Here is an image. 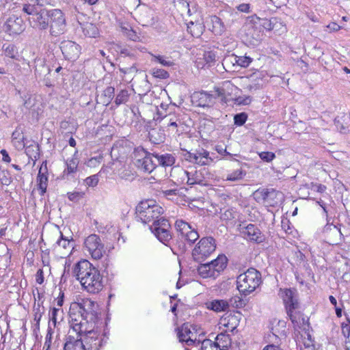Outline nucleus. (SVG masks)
<instances>
[{
  "label": "nucleus",
  "instance_id": "28",
  "mask_svg": "<svg viewBox=\"0 0 350 350\" xmlns=\"http://www.w3.org/2000/svg\"><path fill=\"white\" fill-rule=\"evenodd\" d=\"M335 124L340 133H346L350 131V114L342 113L335 118Z\"/></svg>",
  "mask_w": 350,
  "mask_h": 350
},
{
  "label": "nucleus",
  "instance_id": "48",
  "mask_svg": "<svg viewBox=\"0 0 350 350\" xmlns=\"http://www.w3.org/2000/svg\"><path fill=\"white\" fill-rule=\"evenodd\" d=\"M12 181L11 174L8 170H1L0 172V182L2 185H9Z\"/></svg>",
  "mask_w": 350,
  "mask_h": 350
},
{
  "label": "nucleus",
  "instance_id": "41",
  "mask_svg": "<svg viewBox=\"0 0 350 350\" xmlns=\"http://www.w3.org/2000/svg\"><path fill=\"white\" fill-rule=\"evenodd\" d=\"M213 31L215 34L221 35L225 31V26L219 18L215 16L213 19Z\"/></svg>",
  "mask_w": 350,
  "mask_h": 350
},
{
  "label": "nucleus",
  "instance_id": "39",
  "mask_svg": "<svg viewBox=\"0 0 350 350\" xmlns=\"http://www.w3.org/2000/svg\"><path fill=\"white\" fill-rule=\"evenodd\" d=\"M269 340L270 342H272L273 344L265 346L262 350H283L278 345L280 338L275 333L269 335Z\"/></svg>",
  "mask_w": 350,
  "mask_h": 350
},
{
  "label": "nucleus",
  "instance_id": "24",
  "mask_svg": "<svg viewBox=\"0 0 350 350\" xmlns=\"http://www.w3.org/2000/svg\"><path fill=\"white\" fill-rule=\"evenodd\" d=\"M46 163L43 162L40 167L37 176L38 189L41 196H43L46 193L47 188L48 177L46 174Z\"/></svg>",
  "mask_w": 350,
  "mask_h": 350
},
{
  "label": "nucleus",
  "instance_id": "17",
  "mask_svg": "<svg viewBox=\"0 0 350 350\" xmlns=\"http://www.w3.org/2000/svg\"><path fill=\"white\" fill-rule=\"evenodd\" d=\"M186 160L200 165H209L213 159L209 156V152L204 149L196 150L195 152H188L185 154Z\"/></svg>",
  "mask_w": 350,
  "mask_h": 350
},
{
  "label": "nucleus",
  "instance_id": "16",
  "mask_svg": "<svg viewBox=\"0 0 350 350\" xmlns=\"http://www.w3.org/2000/svg\"><path fill=\"white\" fill-rule=\"evenodd\" d=\"M293 326L296 330L308 332L309 330V319L305 317L300 311L293 310L287 312Z\"/></svg>",
  "mask_w": 350,
  "mask_h": 350
},
{
  "label": "nucleus",
  "instance_id": "32",
  "mask_svg": "<svg viewBox=\"0 0 350 350\" xmlns=\"http://www.w3.org/2000/svg\"><path fill=\"white\" fill-rule=\"evenodd\" d=\"M165 124L169 126L172 127L174 131H177V127L181 124L182 122L179 118V114L177 115L176 113H169L163 118Z\"/></svg>",
  "mask_w": 350,
  "mask_h": 350
},
{
  "label": "nucleus",
  "instance_id": "60",
  "mask_svg": "<svg viewBox=\"0 0 350 350\" xmlns=\"http://www.w3.org/2000/svg\"><path fill=\"white\" fill-rule=\"evenodd\" d=\"M276 18H271L270 20H265L263 22V27L269 31L273 30Z\"/></svg>",
  "mask_w": 350,
  "mask_h": 350
},
{
  "label": "nucleus",
  "instance_id": "29",
  "mask_svg": "<svg viewBox=\"0 0 350 350\" xmlns=\"http://www.w3.org/2000/svg\"><path fill=\"white\" fill-rule=\"evenodd\" d=\"M219 324L227 329L232 332L239 325L238 317L234 314H229L220 319Z\"/></svg>",
  "mask_w": 350,
  "mask_h": 350
},
{
  "label": "nucleus",
  "instance_id": "3",
  "mask_svg": "<svg viewBox=\"0 0 350 350\" xmlns=\"http://www.w3.org/2000/svg\"><path fill=\"white\" fill-rule=\"evenodd\" d=\"M81 323V320L74 321L70 329L76 332L79 338H82L83 342L88 346V349L98 350L103 345V338L96 328V323Z\"/></svg>",
  "mask_w": 350,
  "mask_h": 350
},
{
  "label": "nucleus",
  "instance_id": "30",
  "mask_svg": "<svg viewBox=\"0 0 350 350\" xmlns=\"http://www.w3.org/2000/svg\"><path fill=\"white\" fill-rule=\"evenodd\" d=\"M188 176V172L182 168L174 169L171 172V176L176 179L177 185L188 184V179H189Z\"/></svg>",
  "mask_w": 350,
  "mask_h": 350
},
{
  "label": "nucleus",
  "instance_id": "43",
  "mask_svg": "<svg viewBox=\"0 0 350 350\" xmlns=\"http://www.w3.org/2000/svg\"><path fill=\"white\" fill-rule=\"evenodd\" d=\"M23 12L26 13L29 16V17L34 16L40 10H38V7L36 6L35 4L31 3H25L23 5Z\"/></svg>",
  "mask_w": 350,
  "mask_h": 350
},
{
  "label": "nucleus",
  "instance_id": "45",
  "mask_svg": "<svg viewBox=\"0 0 350 350\" xmlns=\"http://www.w3.org/2000/svg\"><path fill=\"white\" fill-rule=\"evenodd\" d=\"M83 33L90 38H95L98 35L97 28L92 24H87L83 27Z\"/></svg>",
  "mask_w": 350,
  "mask_h": 350
},
{
  "label": "nucleus",
  "instance_id": "35",
  "mask_svg": "<svg viewBox=\"0 0 350 350\" xmlns=\"http://www.w3.org/2000/svg\"><path fill=\"white\" fill-rule=\"evenodd\" d=\"M246 175V171L244 170L241 167L229 172L226 180L230 182L240 181L244 178Z\"/></svg>",
  "mask_w": 350,
  "mask_h": 350
},
{
  "label": "nucleus",
  "instance_id": "26",
  "mask_svg": "<svg viewBox=\"0 0 350 350\" xmlns=\"http://www.w3.org/2000/svg\"><path fill=\"white\" fill-rule=\"evenodd\" d=\"M254 198L257 200H263L265 202H267L270 205H272L270 200L274 198L278 197V196H280L281 193L272 189L269 191L267 189H258L254 193Z\"/></svg>",
  "mask_w": 350,
  "mask_h": 350
},
{
  "label": "nucleus",
  "instance_id": "34",
  "mask_svg": "<svg viewBox=\"0 0 350 350\" xmlns=\"http://www.w3.org/2000/svg\"><path fill=\"white\" fill-rule=\"evenodd\" d=\"M34 72L36 76H43L50 72V69L45 65L43 59H35Z\"/></svg>",
  "mask_w": 350,
  "mask_h": 350
},
{
  "label": "nucleus",
  "instance_id": "12",
  "mask_svg": "<svg viewBox=\"0 0 350 350\" xmlns=\"http://www.w3.org/2000/svg\"><path fill=\"white\" fill-rule=\"evenodd\" d=\"M175 228L182 239L189 244H193L199 239V234L189 223L183 219H177Z\"/></svg>",
  "mask_w": 350,
  "mask_h": 350
},
{
  "label": "nucleus",
  "instance_id": "37",
  "mask_svg": "<svg viewBox=\"0 0 350 350\" xmlns=\"http://www.w3.org/2000/svg\"><path fill=\"white\" fill-rule=\"evenodd\" d=\"M188 176H189V179H188V185H193L195 184H204V178L201 172H188Z\"/></svg>",
  "mask_w": 350,
  "mask_h": 350
},
{
  "label": "nucleus",
  "instance_id": "8",
  "mask_svg": "<svg viewBox=\"0 0 350 350\" xmlns=\"http://www.w3.org/2000/svg\"><path fill=\"white\" fill-rule=\"evenodd\" d=\"M216 249L215 240L211 237L202 238L192 251L195 260L203 261Z\"/></svg>",
  "mask_w": 350,
  "mask_h": 350
},
{
  "label": "nucleus",
  "instance_id": "55",
  "mask_svg": "<svg viewBox=\"0 0 350 350\" xmlns=\"http://www.w3.org/2000/svg\"><path fill=\"white\" fill-rule=\"evenodd\" d=\"M152 75L154 77L159 78V79H167L169 77V73L163 70L160 68H154L152 70Z\"/></svg>",
  "mask_w": 350,
  "mask_h": 350
},
{
  "label": "nucleus",
  "instance_id": "19",
  "mask_svg": "<svg viewBox=\"0 0 350 350\" xmlns=\"http://www.w3.org/2000/svg\"><path fill=\"white\" fill-rule=\"evenodd\" d=\"M179 342H185L187 345H191L196 342V338H193L194 333L191 330L188 323H183L176 329Z\"/></svg>",
  "mask_w": 350,
  "mask_h": 350
},
{
  "label": "nucleus",
  "instance_id": "51",
  "mask_svg": "<svg viewBox=\"0 0 350 350\" xmlns=\"http://www.w3.org/2000/svg\"><path fill=\"white\" fill-rule=\"evenodd\" d=\"M247 118V116L245 113H237L234 116V123L237 126L243 125Z\"/></svg>",
  "mask_w": 350,
  "mask_h": 350
},
{
  "label": "nucleus",
  "instance_id": "11",
  "mask_svg": "<svg viewBox=\"0 0 350 350\" xmlns=\"http://www.w3.org/2000/svg\"><path fill=\"white\" fill-rule=\"evenodd\" d=\"M84 247L94 260L100 259L105 252L101 239L95 234L89 235L85 239Z\"/></svg>",
  "mask_w": 350,
  "mask_h": 350
},
{
  "label": "nucleus",
  "instance_id": "44",
  "mask_svg": "<svg viewBox=\"0 0 350 350\" xmlns=\"http://www.w3.org/2000/svg\"><path fill=\"white\" fill-rule=\"evenodd\" d=\"M129 98V94L128 90H122L116 96L115 99V103L117 105L125 103L128 101Z\"/></svg>",
  "mask_w": 350,
  "mask_h": 350
},
{
  "label": "nucleus",
  "instance_id": "46",
  "mask_svg": "<svg viewBox=\"0 0 350 350\" xmlns=\"http://www.w3.org/2000/svg\"><path fill=\"white\" fill-rule=\"evenodd\" d=\"M236 64L241 67H247L252 62V58L247 56H234L232 57Z\"/></svg>",
  "mask_w": 350,
  "mask_h": 350
},
{
  "label": "nucleus",
  "instance_id": "33",
  "mask_svg": "<svg viewBox=\"0 0 350 350\" xmlns=\"http://www.w3.org/2000/svg\"><path fill=\"white\" fill-rule=\"evenodd\" d=\"M75 156V154L72 158L68 159L66 161V168H65L64 170V176L72 175L77 172L79 165V159Z\"/></svg>",
  "mask_w": 350,
  "mask_h": 350
},
{
  "label": "nucleus",
  "instance_id": "15",
  "mask_svg": "<svg viewBox=\"0 0 350 350\" xmlns=\"http://www.w3.org/2000/svg\"><path fill=\"white\" fill-rule=\"evenodd\" d=\"M281 297L285 305L286 312L293 310H298L299 304L297 300V293L295 289L285 288L280 290Z\"/></svg>",
  "mask_w": 350,
  "mask_h": 350
},
{
  "label": "nucleus",
  "instance_id": "14",
  "mask_svg": "<svg viewBox=\"0 0 350 350\" xmlns=\"http://www.w3.org/2000/svg\"><path fill=\"white\" fill-rule=\"evenodd\" d=\"M25 23L21 17L10 16L4 24V30L10 35H18L25 30Z\"/></svg>",
  "mask_w": 350,
  "mask_h": 350
},
{
  "label": "nucleus",
  "instance_id": "49",
  "mask_svg": "<svg viewBox=\"0 0 350 350\" xmlns=\"http://www.w3.org/2000/svg\"><path fill=\"white\" fill-rule=\"evenodd\" d=\"M201 350H219L215 342L210 339L202 342Z\"/></svg>",
  "mask_w": 350,
  "mask_h": 350
},
{
  "label": "nucleus",
  "instance_id": "7",
  "mask_svg": "<svg viewBox=\"0 0 350 350\" xmlns=\"http://www.w3.org/2000/svg\"><path fill=\"white\" fill-rule=\"evenodd\" d=\"M49 21V33L53 37L64 34L66 31V21L62 11L59 9L51 10Z\"/></svg>",
  "mask_w": 350,
  "mask_h": 350
},
{
  "label": "nucleus",
  "instance_id": "61",
  "mask_svg": "<svg viewBox=\"0 0 350 350\" xmlns=\"http://www.w3.org/2000/svg\"><path fill=\"white\" fill-rule=\"evenodd\" d=\"M24 138L20 139H12V144L17 150H23L25 145L24 142Z\"/></svg>",
  "mask_w": 350,
  "mask_h": 350
},
{
  "label": "nucleus",
  "instance_id": "20",
  "mask_svg": "<svg viewBox=\"0 0 350 350\" xmlns=\"http://www.w3.org/2000/svg\"><path fill=\"white\" fill-rule=\"evenodd\" d=\"M193 100L199 107H211L215 103V98L206 92H196L193 95Z\"/></svg>",
  "mask_w": 350,
  "mask_h": 350
},
{
  "label": "nucleus",
  "instance_id": "31",
  "mask_svg": "<svg viewBox=\"0 0 350 350\" xmlns=\"http://www.w3.org/2000/svg\"><path fill=\"white\" fill-rule=\"evenodd\" d=\"M219 350H227L231 346V338L228 334L221 333L215 338L214 341Z\"/></svg>",
  "mask_w": 350,
  "mask_h": 350
},
{
  "label": "nucleus",
  "instance_id": "18",
  "mask_svg": "<svg viewBox=\"0 0 350 350\" xmlns=\"http://www.w3.org/2000/svg\"><path fill=\"white\" fill-rule=\"evenodd\" d=\"M60 48L66 59L74 61L79 56L81 47L75 42L70 40L63 41L61 42Z\"/></svg>",
  "mask_w": 350,
  "mask_h": 350
},
{
  "label": "nucleus",
  "instance_id": "27",
  "mask_svg": "<svg viewBox=\"0 0 350 350\" xmlns=\"http://www.w3.org/2000/svg\"><path fill=\"white\" fill-rule=\"evenodd\" d=\"M264 74L261 72H257L252 75L250 77V83L247 86L250 91H256L262 88L265 84Z\"/></svg>",
  "mask_w": 350,
  "mask_h": 350
},
{
  "label": "nucleus",
  "instance_id": "50",
  "mask_svg": "<svg viewBox=\"0 0 350 350\" xmlns=\"http://www.w3.org/2000/svg\"><path fill=\"white\" fill-rule=\"evenodd\" d=\"M67 196L70 201L74 202H78L84 197L85 193L82 191L68 192L67 193Z\"/></svg>",
  "mask_w": 350,
  "mask_h": 350
},
{
  "label": "nucleus",
  "instance_id": "62",
  "mask_svg": "<svg viewBox=\"0 0 350 350\" xmlns=\"http://www.w3.org/2000/svg\"><path fill=\"white\" fill-rule=\"evenodd\" d=\"M252 99L250 96H246L245 98L242 96H239L235 99V103L238 105H248L250 103Z\"/></svg>",
  "mask_w": 350,
  "mask_h": 350
},
{
  "label": "nucleus",
  "instance_id": "47",
  "mask_svg": "<svg viewBox=\"0 0 350 350\" xmlns=\"http://www.w3.org/2000/svg\"><path fill=\"white\" fill-rule=\"evenodd\" d=\"M149 136L150 140L154 144H159L164 139V134L159 133L156 129H152L149 132Z\"/></svg>",
  "mask_w": 350,
  "mask_h": 350
},
{
  "label": "nucleus",
  "instance_id": "38",
  "mask_svg": "<svg viewBox=\"0 0 350 350\" xmlns=\"http://www.w3.org/2000/svg\"><path fill=\"white\" fill-rule=\"evenodd\" d=\"M228 307V302L224 300H214L210 303L208 308L218 312L225 311Z\"/></svg>",
  "mask_w": 350,
  "mask_h": 350
},
{
  "label": "nucleus",
  "instance_id": "5",
  "mask_svg": "<svg viewBox=\"0 0 350 350\" xmlns=\"http://www.w3.org/2000/svg\"><path fill=\"white\" fill-rule=\"evenodd\" d=\"M261 283V273L254 268L248 269L237 278V289L243 295L254 292Z\"/></svg>",
  "mask_w": 350,
  "mask_h": 350
},
{
  "label": "nucleus",
  "instance_id": "40",
  "mask_svg": "<svg viewBox=\"0 0 350 350\" xmlns=\"http://www.w3.org/2000/svg\"><path fill=\"white\" fill-rule=\"evenodd\" d=\"M64 312L61 308H53L50 314L51 320L53 321L55 326L63 320Z\"/></svg>",
  "mask_w": 350,
  "mask_h": 350
},
{
  "label": "nucleus",
  "instance_id": "1",
  "mask_svg": "<svg viewBox=\"0 0 350 350\" xmlns=\"http://www.w3.org/2000/svg\"><path fill=\"white\" fill-rule=\"evenodd\" d=\"M74 275L82 288L90 294L100 292L104 287L103 277L100 271L88 260H81L75 265Z\"/></svg>",
  "mask_w": 350,
  "mask_h": 350
},
{
  "label": "nucleus",
  "instance_id": "6",
  "mask_svg": "<svg viewBox=\"0 0 350 350\" xmlns=\"http://www.w3.org/2000/svg\"><path fill=\"white\" fill-rule=\"evenodd\" d=\"M227 260L226 256L220 255L210 262L201 264L198 268V274L203 278H215L226 267Z\"/></svg>",
  "mask_w": 350,
  "mask_h": 350
},
{
  "label": "nucleus",
  "instance_id": "54",
  "mask_svg": "<svg viewBox=\"0 0 350 350\" xmlns=\"http://www.w3.org/2000/svg\"><path fill=\"white\" fill-rule=\"evenodd\" d=\"M4 53L5 56L12 59H15L18 53L16 47L12 44H9L8 46H6L4 49Z\"/></svg>",
  "mask_w": 350,
  "mask_h": 350
},
{
  "label": "nucleus",
  "instance_id": "4",
  "mask_svg": "<svg viewBox=\"0 0 350 350\" xmlns=\"http://www.w3.org/2000/svg\"><path fill=\"white\" fill-rule=\"evenodd\" d=\"M163 208L153 200L142 201L136 207V217L144 224L154 223L159 220Z\"/></svg>",
  "mask_w": 350,
  "mask_h": 350
},
{
  "label": "nucleus",
  "instance_id": "9",
  "mask_svg": "<svg viewBox=\"0 0 350 350\" xmlns=\"http://www.w3.org/2000/svg\"><path fill=\"white\" fill-rule=\"evenodd\" d=\"M150 230L160 242L167 246L170 245L173 234L171 232V225L167 219L161 217L154 223V225L150 226Z\"/></svg>",
  "mask_w": 350,
  "mask_h": 350
},
{
  "label": "nucleus",
  "instance_id": "58",
  "mask_svg": "<svg viewBox=\"0 0 350 350\" xmlns=\"http://www.w3.org/2000/svg\"><path fill=\"white\" fill-rule=\"evenodd\" d=\"M85 183L89 187H95L98 183V178L97 175H93L85 178Z\"/></svg>",
  "mask_w": 350,
  "mask_h": 350
},
{
  "label": "nucleus",
  "instance_id": "22",
  "mask_svg": "<svg viewBox=\"0 0 350 350\" xmlns=\"http://www.w3.org/2000/svg\"><path fill=\"white\" fill-rule=\"evenodd\" d=\"M323 232L327 239V242L332 245L337 244L338 238H340L342 236L340 230L337 226L332 224H327L325 226Z\"/></svg>",
  "mask_w": 350,
  "mask_h": 350
},
{
  "label": "nucleus",
  "instance_id": "21",
  "mask_svg": "<svg viewBox=\"0 0 350 350\" xmlns=\"http://www.w3.org/2000/svg\"><path fill=\"white\" fill-rule=\"evenodd\" d=\"M242 232L246 239L250 241L261 243L264 240V236L260 230L253 224H248Z\"/></svg>",
  "mask_w": 350,
  "mask_h": 350
},
{
  "label": "nucleus",
  "instance_id": "13",
  "mask_svg": "<svg viewBox=\"0 0 350 350\" xmlns=\"http://www.w3.org/2000/svg\"><path fill=\"white\" fill-rule=\"evenodd\" d=\"M50 13L51 10L40 9L34 16L28 18L30 25L34 29L46 30L49 27Z\"/></svg>",
  "mask_w": 350,
  "mask_h": 350
},
{
  "label": "nucleus",
  "instance_id": "57",
  "mask_svg": "<svg viewBox=\"0 0 350 350\" xmlns=\"http://www.w3.org/2000/svg\"><path fill=\"white\" fill-rule=\"evenodd\" d=\"M260 158L267 162H270L275 157L273 152H262L259 153Z\"/></svg>",
  "mask_w": 350,
  "mask_h": 350
},
{
  "label": "nucleus",
  "instance_id": "42",
  "mask_svg": "<svg viewBox=\"0 0 350 350\" xmlns=\"http://www.w3.org/2000/svg\"><path fill=\"white\" fill-rule=\"evenodd\" d=\"M150 55L152 56V62L159 63L163 66L170 67L174 65V63L172 61L170 60L169 59L165 58V57L162 55H156L152 53H150Z\"/></svg>",
  "mask_w": 350,
  "mask_h": 350
},
{
  "label": "nucleus",
  "instance_id": "52",
  "mask_svg": "<svg viewBox=\"0 0 350 350\" xmlns=\"http://www.w3.org/2000/svg\"><path fill=\"white\" fill-rule=\"evenodd\" d=\"M216 55L213 51H205L203 55V59L206 64L211 66V64L215 62Z\"/></svg>",
  "mask_w": 350,
  "mask_h": 350
},
{
  "label": "nucleus",
  "instance_id": "56",
  "mask_svg": "<svg viewBox=\"0 0 350 350\" xmlns=\"http://www.w3.org/2000/svg\"><path fill=\"white\" fill-rule=\"evenodd\" d=\"M308 187L312 190L316 191L319 193H323L326 190V187L321 184H316L310 183L307 185Z\"/></svg>",
  "mask_w": 350,
  "mask_h": 350
},
{
  "label": "nucleus",
  "instance_id": "10",
  "mask_svg": "<svg viewBox=\"0 0 350 350\" xmlns=\"http://www.w3.org/2000/svg\"><path fill=\"white\" fill-rule=\"evenodd\" d=\"M153 158L152 153H149L142 149L135 152L133 162L139 170L150 174L157 165Z\"/></svg>",
  "mask_w": 350,
  "mask_h": 350
},
{
  "label": "nucleus",
  "instance_id": "64",
  "mask_svg": "<svg viewBox=\"0 0 350 350\" xmlns=\"http://www.w3.org/2000/svg\"><path fill=\"white\" fill-rule=\"evenodd\" d=\"M125 36H126L129 39L133 41H137L139 38V37L138 36L137 33L133 29V28H131L130 31L127 32Z\"/></svg>",
  "mask_w": 350,
  "mask_h": 350
},
{
  "label": "nucleus",
  "instance_id": "25",
  "mask_svg": "<svg viewBox=\"0 0 350 350\" xmlns=\"http://www.w3.org/2000/svg\"><path fill=\"white\" fill-rule=\"evenodd\" d=\"M152 156L157 161V165H160L164 167H171L176 162V157L174 154L165 153H152Z\"/></svg>",
  "mask_w": 350,
  "mask_h": 350
},
{
  "label": "nucleus",
  "instance_id": "63",
  "mask_svg": "<svg viewBox=\"0 0 350 350\" xmlns=\"http://www.w3.org/2000/svg\"><path fill=\"white\" fill-rule=\"evenodd\" d=\"M44 272L42 269H39L36 274V281L38 284H42L44 282Z\"/></svg>",
  "mask_w": 350,
  "mask_h": 350
},
{
  "label": "nucleus",
  "instance_id": "59",
  "mask_svg": "<svg viewBox=\"0 0 350 350\" xmlns=\"http://www.w3.org/2000/svg\"><path fill=\"white\" fill-rule=\"evenodd\" d=\"M57 244L59 247H62L64 249H67L68 247L70 248L71 247L70 241L69 239H64L62 233H61V238L57 241Z\"/></svg>",
  "mask_w": 350,
  "mask_h": 350
},
{
  "label": "nucleus",
  "instance_id": "36",
  "mask_svg": "<svg viewBox=\"0 0 350 350\" xmlns=\"http://www.w3.org/2000/svg\"><path fill=\"white\" fill-rule=\"evenodd\" d=\"M237 88L230 81H226L223 82L221 88H217L216 92L218 96H223L226 94H231L233 91L237 90Z\"/></svg>",
  "mask_w": 350,
  "mask_h": 350
},
{
  "label": "nucleus",
  "instance_id": "53",
  "mask_svg": "<svg viewBox=\"0 0 350 350\" xmlns=\"http://www.w3.org/2000/svg\"><path fill=\"white\" fill-rule=\"evenodd\" d=\"M115 89L113 87H107L103 92V96L105 98L104 102L110 103L114 96Z\"/></svg>",
  "mask_w": 350,
  "mask_h": 350
},
{
  "label": "nucleus",
  "instance_id": "23",
  "mask_svg": "<svg viewBox=\"0 0 350 350\" xmlns=\"http://www.w3.org/2000/svg\"><path fill=\"white\" fill-rule=\"evenodd\" d=\"M64 350H87L82 338H77L68 335L64 345Z\"/></svg>",
  "mask_w": 350,
  "mask_h": 350
},
{
  "label": "nucleus",
  "instance_id": "2",
  "mask_svg": "<svg viewBox=\"0 0 350 350\" xmlns=\"http://www.w3.org/2000/svg\"><path fill=\"white\" fill-rule=\"evenodd\" d=\"M97 304L89 298H77L75 301L71 303L70 306V327H72L74 321H78L81 320V323L85 322L90 323V322L96 323Z\"/></svg>",
  "mask_w": 350,
  "mask_h": 350
}]
</instances>
